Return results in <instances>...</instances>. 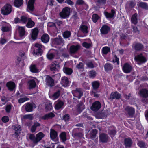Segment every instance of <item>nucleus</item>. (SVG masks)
<instances>
[{
  "label": "nucleus",
  "mask_w": 148,
  "mask_h": 148,
  "mask_svg": "<svg viewBox=\"0 0 148 148\" xmlns=\"http://www.w3.org/2000/svg\"><path fill=\"white\" fill-rule=\"evenodd\" d=\"M42 45L40 43H36L35 44V47L33 53L34 55L39 56L41 54V49L42 48Z\"/></svg>",
  "instance_id": "nucleus-1"
},
{
  "label": "nucleus",
  "mask_w": 148,
  "mask_h": 148,
  "mask_svg": "<svg viewBox=\"0 0 148 148\" xmlns=\"http://www.w3.org/2000/svg\"><path fill=\"white\" fill-rule=\"evenodd\" d=\"M70 13V8L68 7H65L60 12V15L62 18H65L68 17L69 16Z\"/></svg>",
  "instance_id": "nucleus-2"
},
{
  "label": "nucleus",
  "mask_w": 148,
  "mask_h": 148,
  "mask_svg": "<svg viewBox=\"0 0 148 148\" xmlns=\"http://www.w3.org/2000/svg\"><path fill=\"white\" fill-rule=\"evenodd\" d=\"M12 6L9 4L6 5L2 9V12L4 15H8L12 11Z\"/></svg>",
  "instance_id": "nucleus-3"
},
{
  "label": "nucleus",
  "mask_w": 148,
  "mask_h": 148,
  "mask_svg": "<svg viewBox=\"0 0 148 148\" xmlns=\"http://www.w3.org/2000/svg\"><path fill=\"white\" fill-rule=\"evenodd\" d=\"M135 60L137 62L144 63L146 61V58L142 54L138 55L135 56Z\"/></svg>",
  "instance_id": "nucleus-4"
},
{
  "label": "nucleus",
  "mask_w": 148,
  "mask_h": 148,
  "mask_svg": "<svg viewBox=\"0 0 148 148\" xmlns=\"http://www.w3.org/2000/svg\"><path fill=\"white\" fill-rule=\"evenodd\" d=\"M45 82L46 85L50 87L53 86L54 84V80L49 75L46 76Z\"/></svg>",
  "instance_id": "nucleus-5"
},
{
  "label": "nucleus",
  "mask_w": 148,
  "mask_h": 148,
  "mask_svg": "<svg viewBox=\"0 0 148 148\" xmlns=\"http://www.w3.org/2000/svg\"><path fill=\"white\" fill-rule=\"evenodd\" d=\"M101 104L100 102L96 101L94 102L92 104L91 108L94 111H97L101 108Z\"/></svg>",
  "instance_id": "nucleus-6"
},
{
  "label": "nucleus",
  "mask_w": 148,
  "mask_h": 148,
  "mask_svg": "<svg viewBox=\"0 0 148 148\" xmlns=\"http://www.w3.org/2000/svg\"><path fill=\"white\" fill-rule=\"evenodd\" d=\"M54 105L55 108L56 110H59L64 107V103L63 101L58 100L55 102Z\"/></svg>",
  "instance_id": "nucleus-7"
},
{
  "label": "nucleus",
  "mask_w": 148,
  "mask_h": 148,
  "mask_svg": "<svg viewBox=\"0 0 148 148\" xmlns=\"http://www.w3.org/2000/svg\"><path fill=\"white\" fill-rule=\"evenodd\" d=\"M72 93L74 96L78 97V99H79L83 94L81 89H79L73 90Z\"/></svg>",
  "instance_id": "nucleus-8"
},
{
  "label": "nucleus",
  "mask_w": 148,
  "mask_h": 148,
  "mask_svg": "<svg viewBox=\"0 0 148 148\" xmlns=\"http://www.w3.org/2000/svg\"><path fill=\"white\" fill-rule=\"evenodd\" d=\"M125 111L126 113L129 115H132L134 113L135 110L134 108L127 106L125 108Z\"/></svg>",
  "instance_id": "nucleus-9"
},
{
  "label": "nucleus",
  "mask_w": 148,
  "mask_h": 148,
  "mask_svg": "<svg viewBox=\"0 0 148 148\" xmlns=\"http://www.w3.org/2000/svg\"><path fill=\"white\" fill-rule=\"evenodd\" d=\"M60 66L56 62H53L50 65V69L52 71H58Z\"/></svg>",
  "instance_id": "nucleus-10"
},
{
  "label": "nucleus",
  "mask_w": 148,
  "mask_h": 148,
  "mask_svg": "<svg viewBox=\"0 0 148 148\" xmlns=\"http://www.w3.org/2000/svg\"><path fill=\"white\" fill-rule=\"evenodd\" d=\"M80 46L79 45H72L70 48V52L71 53H75L80 49Z\"/></svg>",
  "instance_id": "nucleus-11"
},
{
  "label": "nucleus",
  "mask_w": 148,
  "mask_h": 148,
  "mask_svg": "<svg viewBox=\"0 0 148 148\" xmlns=\"http://www.w3.org/2000/svg\"><path fill=\"white\" fill-rule=\"evenodd\" d=\"M38 33V30L37 28H34L32 29L31 35L32 39L35 40L37 38Z\"/></svg>",
  "instance_id": "nucleus-12"
},
{
  "label": "nucleus",
  "mask_w": 148,
  "mask_h": 148,
  "mask_svg": "<svg viewBox=\"0 0 148 148\" xmlns=\"http://www.w3.org/2000/svg\"><path fill=\"white\" fill-rule=\"evenodd\" d=\"M123 71L126 73L130 72L132 69V66L127 63L125 64L123 67Z\"/></svg>",
  "instance_id": "nucleus-13"
},
{
  "label": "nucleus",
  "mask_w": 148,
  "mask_h": 148,
  "mask_svg": "<svg viewBox=\"0 0 148 148\" xmlns=\"http://www.w3.org/2000/svg\"><path fill=\"white\" fill-rule=\"evenodd\" d=\"M36 107V105L34 104L28 103L26 105L25 110L27 112H30L32 111V109L33 108H35Z\"/></svg>",
  "instance_id": "nucleus-14"
},
{
  "label": "nucleus",
  "mask_w": 148,
  "mask_h": 148,
  "mask_svg": "<svg viewBox=\"0 0 148 148\" xmlns=\"http://www.w3.org/2000/svg\"><path fill=\"white\" fill-rule=\"evenodd\" d=\"M97 133V131L96 130H92L89 132L88 136L89 138L93 139L96 137Z\"/></svg>",
  "instance_id": "nucleus-15"
},
{
  "label": "nucleus",
  "mask_w": 148,
  "mask_h": 148,
  "mask_svg": "<svg viewBox=\"0 0 148 148\" xmlns=\"http://www.w3.org/2000/svg\"><path fill=\"white\" fill-rule=\"evenodd\" d=\"M2 24L3 25L1 29L3 31L7 32L9 30L10 25L9 24L4 22H2Z\"/></svg>",
  "instance_id": "nucleus-16"
},
{
  "label": "nucleus",
  "mask_w": 148,
  "mask_h": 148,
  "mask_svg": "<svg viewBox=\"0 0 148 148\" xmlns=\"http://www.w3.org/2000/svg\"><path fill=\"white\" fill-rule=\"evenodd\" d=\"M45 136V135L42 132H40L36 135V140H35V142L36 144L39 141H40Z\"/></svg>",
  "instance_id": "nucleus-17"
},
{
  "label": "nucleus",
  "mask_w": 148,
  "mask_h": 148,
  "mask_svg": "<svg viewBox=\"0 0 148 148\" xmlns=\"http://www.w3.org/2000/svg\"><path fill=\"white\" fill-rule=\"evenodd\" d=\"M108 139V136L107 135L102 134L99 136L100 141L103 143L106 142Z\"/></svg>",
  "instance_id": "nucleus-18"
},
{
  "label": "nucleus",
  "mask_w": 148,
  "mask_h": 148,
  "mask_svg": "<svg viewBox=\"0 0 148 148\" xmlns=\"http://www.w3.org/2000/svg\"><path fill=\"white\" fill-rule=\"evenodd\" d=\"M121 95L117 92H112L110 95V99H119L120 98Z\"/></svg>",
  "instance_id": "nucleus-19"
},
{
  "label": "nucleus",
  "mask_w": 148,
  "mask_h": 148,
  "mask_svg": "<svg viewBox=\"0 0 148 148\" xmlns=\"http://www.w3.org/2000/svg\"><path fill=\"white\" fill-rule=\"evenodd\" d=\"M115 11L114 10H111V13H108L107 12H104V15L107 18H113L115 14Z\"/></svg>",
  "instance_id": "nucleus-20"
},
{
  "label": "nucleus",
  "mask_w": 148,
  "mask_h": 148,
  "mask_svg": "<svg viewBox=\"0 0 148 148\" xmlns=\"http://www.w3.org/2000/svg\"><path fill=\"white\" fill-rule=\"evenodd\" d=\"M6 86L8 89L11 91L13 90L15 87V84L13 82H9L7 83Z\"/></svg>",
  "instance_id": "nucleus-21"
},
{
  "label": "nucleus",
  "mask_w": 148,
  "mask_h": 148,
  "mask_svg": "<svg viewBox=\"0 0 148 148\" xmlns=\"http://www.w3.org/2000/svg\"><path fill=\"white\" fill-rule=\"evenodd\" d=\"M27 86L29 89H31L34 88L36 87V84L34 80H31L28 82Z\"/></svg>",
  "instance_id": "nucleus-22"
},
{
  "label": "nucleus",
  "mask_w": 148,
  "mask_h": 148,
  "mask_svg": "<svg viewBox=\"0 0 148 148\" xmlns=\"http://www.w3.org/2000/svg\"><path fill=\"white\" fill-rule=\"evenodd\" d=\"M17 29L19 32L20 36H23L25 34V30L24 27H23L18 26Z\"/></svg>",
  "instance_id": "nucleus-23"
},
{
  "label": "nucleus",
  "mask_w": 148,
  "mask_h": 148,
  "mask_svg": "<svg viewBox=\"0 0 148 148\" xmlns=\"http://www.w3.org/2000/svg\"><path fill=\"white\" fill-rule=\"evenodd\" d=\"M61 83L63 86H67L68 85L69 83L68 78L65 77H62Z\"/></svg>",
  "instance_id": "nucleus-24"
},
{
  "label": "nucleus",
  "mask_w": 148,
  "mask_h": 148,
  "mask_svg": "<svg viewBox=\"0 0 148 148\" xmlns=\"http://www.w3.org/2000/svg\"><path fill=\"white\" fill-rule=\"evenodd\" d=\"M49 35L46 34H44L41 38V40L44 43L47 42L49 40Z\"/></svg>",
  "instance_id": "nucleus-25"
},
{
  "label": "nucleus",
  "mask_w": 148,
  "mask_h": 148,
  "mask_svg": "<svg viewBox=\"0 0 148 148\" xmlns=\"http://www.w3.org/2000/svg\"><path fill=\"white\" fill-rule=\"evenodd\" d=\"M35 0H29L27 5V8L30 11H32L34 10V4Z\"/></svg>",
  "instance_id": "nucleus-26"
},
{
  "label": "nucleus",
  "mask_w": 148,
  "mask_h": 148,
  "mask_svg": "<svg viewBox=\"0 0 148 148\" xmlns=\"http://www.w3.org/2000/svg\"><path fill=\"white\" fill-rule=\"evenodd\" d=\"M110 29L106 25H104L100 29L101 33L103 34H107L108 31Z\"/></svg>",
  "instance_id": "nucleus-27"
},
{
  "label": "nucleus",
  "mask_w": 148,
  "mask_h": 148,
  "mask_svg": "<svg viewBox=\"0 0 148 148\" xmlns=\"http://www.w3.org/2000/svg\"><path fill=\"white\" fill-rule=\"evenodd\" d=\"M108 134L112 138H113L116 134L115 128L114 127H110L108 131Z\"/></svg>",
  "instance_id": "nucleus-28"
},
{
  "label": "nucleus",
  "mask_w": 148,
  "mask_h": 148,
  "mask_svg": "<svg viewBox=\"0 0 148 148\" xmlns=\"http://www.w3.org/2000/svg\"><path fill=\"white\" fill-rule=\"evenodd\" d=\"M50 136L52 140H53L57 137V132L53 130H50Z\"/></svg>",
  "instance_id": "nucleus-29"
},
{
  "label": "nucleus",
  "mask_w": 148,
  "mask_h": 148,
  "mask_svg": "<svg viewBox=\"0 0 148 148\" xmlns=\"http://www.w3.org/2000/svg\"><path fill=\"white\" fill-rule=\"evenodd\" d=\"M54 116V114L52 113H50L47 114H45L43 116L42 118L44 120L48 119H49L52 118Z\"/></svg>",
  "instance_id": "nucleus-30"
},
{
  "label": "nucleus",
  "mask_w": 148,
  "mask_h": 148,
  "mask_svg": "<svg viewBox=\"0 0 148 148\" xmlns=\"http://www.w3.org/2000/svg\"><path fill=\"white\" fill-rule=\"evenodd\" d=\"M60 92L58 90L54 93L53 95L49 96V97L52 99L55 100L58 98L60 96Z\"/></svg>",
  "instance_id": "nucleus-31"
},
{
  "label": "nucleus",
  "mask_w": 148,
  "mask_h": 148,
  "mask_svg": "<svg viewBox=\"0 0 148 148\" xmlns=\"http://www.w3.org/2000/svg\"><path fill=\"white\" fill-rule=\"evenodd\" d=\"M125 144L126 146L130 147L132 144V142L130 138H126L124 140Z\"/></svg>",
  "instance_id": "nucleus-32"
},
{
  "label": "nucleus",
  "mask_w": 148,
  "mask_h": 148,
  "mask_svg": "<svg viewBox=\"0 0 148 148\" xmlns=\"http://www.w3.org/2000/svg\"><path fill=\"white\" fill-rule=\"evenodd\" d=\"M23 3V0H15L14 4L15 7H19L22 5Z\"/></svg>",
  "instance_id": "nucleus-33"
},
{
  "label": "nucleus",
  "mask_w": 148,
  "mask_h": 148,
  "mask_svg": "<svg viewBox=\"0 0 148 148\" xmlns=\"http://www.w3.org/2000/svg\"><path fill=\"white\" fill-rule=\"evenodd\" d=\"M14 129L15 130V134L18 136L21 130V126L18 125H16L14 126Z\"/></svg>",
  "instance_id": "nucleus-34"
},
{
  "label": "nucleus",
  "mask_w": 148,
  "mask_h": 148,
  "mask_svg": "<svg viewBox=\"0 0 148 148\" xmlns=\"http://www.w3.org/2000/svg\"><path fill=\"white\" fill-rule=\"evenodd\" d=\"M40 124L38 122H35L34 123V125L32 126L31 129V131L32 132H35L36 128L40 126Z\"/></svg>",
  "instance_id": "nucleus-35"
},
{
  "label": "nucleus",
  "mask_w": 148,
  "mask_h": 148,
  "mask_svg": "<svg viewBox=\"0 0 148 148\" xmlns=\"http://www.w3.org/2000/svg\"><path fill=\"white\" fill-rule=\"evenodd\" d=\"M104 68L105 71L108 72L112 70L113 69V67L111 64L110 63H107L105 65Z\"/></svg>",
  "instance_id": "nucleus-36"
},
{
  "label": "nucleus",
  "mask_w": 148,
  "mask_h": 148,
  "mask_svg": "<svg viewBox=\"0 0 148 148\" xmlns=\"http://www.w3.org/2000/svg\"><path fill=\"white\" fill-rule=\"evenodd\" d=\"M34 23L30 18H29L28 22L26 24V26L28 28H31L34 26Z\"/></svg>",
  "instance_id": "nucleus-37"
},
{
  "label": "nucleus",
  "mask_w": 148,
  "mask_h": 148,
  "mask_svg": "<svg viewBox=\"0 0 148 148\" xmlns=\"http://www.w3.org/2000/svg\"><path fill=\"white\" fill-rule=\"evenodd\" d=\"M140 95L144 97H148V91L147 90L143 89L140 92Z\"/></svg>",
  "instance_id": "nucleus-38"
},
{
  "label": "nucleus",
  "mask_w": 148,
  "mask_h": 148,
  "mask_svg": "<svg viewBox=\"0 0 148 148\" xmlns=\"http://www.w3.org/2000/svg\"><path fill=\"white\" fill-rule=\"evenodd\" d=\"M88 27L85 25H81L80 27V30L84 33H86L88 32Z\"/></svg>",
  "instance_id": "nucleus-39"
},
{
  "label": "nucleus",
  "mask_w": 148,
  "mask_h": 148,
  "mask_svg": "<svg viewBox=\"0 0 148 148\" xmlns=\"http://www.w3.org/2000/svg\"><path fill=\"white\" fill-rule=\"evenodd\" d=\"M138 14L136 13L135 14L133 15L131 18V22L134 24H136L137 22V17Z\"/></svg>",
  "instance_id": "nucleus-40"
},
{
  "label": "nucleus",
  "mask_w": 148,
  "mask_h": 148,
  "mask_svg": "<svg viewBox=\"0 0 148 148\" xmlns=\"http://www.w3.org/2000/svg\"><path fill=\"white\" fill-rule=\"evenodd\" d=\"M30 70L33 73H36L38 72V69L36 66L34 64L31 65L30 66Z\"/></svg>",
  "instance_id": "nucleus-41"
},
{
  "label": "nucleus",
  "mask_w": 148,
  "mask_h": 148,
  "mask_svg": "<svg viewBox=\"0 0 148 148\" xmlns=\"http://www.w3.org/2000/svg\"><path fill=\"white\" fill-rule=\"evenodd\" d=\"M92 86L94 90L97 89L99 86V83L98 81L93 82L92 83Z\"/></svg>",
  "instance_id": "nucleus-42"
},
{
  "label": "nucleus",
  "mask_w": 148,
  "mask_h": 148,
  "mask_svg": "<svg viewBox=\"0 0 148 148\" xmlns=\"http://www.w3.org/2000/svg\"><path fill=\"white\" fill-rule=\"evenodd\" d=\"M63 70L65 73L68 75H70L72 72V69L69 68L65 67L63 69Z\"/></svg>",
  "instance_id": "nucleus-43"
},
{
  "label": "nucleus",
  "mask_w": 148,
  "mask_h": 148,
  "mask_svg": "<svg viewBox=\"0 0 148 148\" xmlns=\"http://www.w3.org/2000/svg\"><path fill=\"white\" fill-rule=\"evenodd\" d=\"M110 51V48L107 47H105L103 48L102 51L103 54H106Z\"/></svg>",
  "instance_id": "nucleus-44"
},
{
  "label": "nucleus",
  "mask_w": 148,
  "mask_h": 148,
  "mask_svg": "<svg viewBox=\"0 0 148 148\" xmlns=\"http://www.w3.org/2000/svg\"><path fill=\"white\" fill-rule=\"evenodd\" d=\"M84 108V106L83 104L81 103L77 106V111L78 114Z\"/></svg>",
  "instance_id": "nucleus-45"
},
{
  "label": "nucleus",
  "mask_w": 148,
  "mask_h": 148,
  "mask_svg": "<svg viewBox=\"0 0 148 148\" xmlns=\"http://www.w3.org/2000/svg\"><path fill=\"white\" fill-rule=\"evenodd\" d=\"M143 45L140 43H137L135 46V49L136 50H138L142 49L143 48Z\"/></svg>",
  "instance_id": "nucleus-46"
},
{
  "label": "nucleus",
  "mask_w": 148,
  "mask_h": 148,
  "mask_svg": "<svg viewBox=\"0 0 148 148\" xmlns=\"http://www.w3.org/2000/svg\"><path fill=\"white\" fill-rule=\"evenodd\" d=\"M99 18V16L96 14H93L92 17V21L95 23L97 22Z\"/></svg>",
  "instance_id": "nucleus-47"
},
{
  "label": "nucleus",
  "mask_w": 148,
  "mask_h": 148,
  "mask_svg": "<svg viewBox=\"0 0 148 148\" xmlns=\"http://www.w3.org/2000/svg\"><path fill=\"white\" fill-rule=\"evenodd\" d=\"M60 136V138L63 141H64L66 140V134L65 132L61 133Z\"/></svg>",
  "instance_id": "nucleus-48"
},
{
  "label": "nucleus",
  "mask_w": 148,
  "mask_h": 148,
  "mask_svg": "<svg viewBox=\"0 0 148 148\" xmlns=\"http://www.w3.org/2000/svg\"><path fill=\"white\" fill-rule=\"evenodd\" d=\"M96 75V72L93 71H90L89 73V76L90 78H93L95 77Z\"/></svg>",
  "instance_id": "nucleus-49"
},
{
  "label": "nucleus",
  "mask_w": 148,
  "mask_h": 148,
  "mask_svg": "<svg viewBox=\"0 0 148 148\" xmlns=\"http://www.w3.org/2000/svg\"><path fill=\"white\" fill-rule=\"evenodd\" d=\"M139 6L145 9H148V5L144 2H140L139 4Z\"/></svg>",
  "instance_id": "nucleus-50"
},
{
  "label": "nucleus",
  "mask_w": 148,
  "mask_h": 148,
  "mask_svg": "<svg viewBox=\"0 0 148 148\" xmlns=\"http://www.w3.org/2000/svg\"><path fill=\"white\" fill-rule=\"evenodd\" d=\"M71 35V33L70 31H66L64 32L63 34V36L64 38H67L69 37Z\"/></svg>",
  "instance_id": "nucleus-51"
},
{
  "label": "nucleus",
  "mask_w": 148,
  "mask_h": 148,
  "mask_svg": "<svg viewBox=\"0 0 148 148\" xmlns=\"http://www.w3.org/2000/svg\"><path fill=\"white\" fill-rule=\"evenodd\" d=\"M52 103L49 102L48 105L47 104L46 105L45 110L46 111L50 110L52 109Z\"/></svg>",
  "instance_id": "nucleus-52"
},
{
  "label": "nucleus",
  "mask_w": 148,
  "mask_h": 148,
  "mask_svg": "<svg viewBox=\"0 0 148 148\" xmlns=\"http://www.w3.org/2000/svg\"><path fill=\"white\" fill-rule=\"evenodd\" d=\"M29 99L27 97L21 98L19 99L18 103H21L29 100Z\"/></svg>",
  "instance_id": "nucleus-53"
},
{
  "label": "nucleus",
  "mask_w": 148,
  "mask_h": 148,
  "mask_svg": "<svg viewBox=\"0 0 148 148\" xmlns=\"http://www.w3.org/2000/svg\"><path fill=\"white\" fill-rule=\"evenodd\" d=\"M29 138L31 140L33 141V143L35 144H36L35 142V140H36V137L35 138V136L33 134H30L29 135Z\"/></svg>",
  "instance_id": "nucleus-54"
},
{
  "label": "nucleus",
  "mask_w": 148,
  "mask_h": 148,
  "mask_svg": "<svg viewBox=\"0 0 148 148\" xmlns=\"http://www.w3.org/2000/svg\"><path fill=\"white\" fill-rule=\"evenodd\" d=\"M27 21V18L24 16H22L21 17L20 20V22L25 23Z\"/></svg>",
  "instance_id": "nucleus-55"
},
{
  "label": "nucleus",
  "mask_w": 148,
  "mask_h": 148,
  "mask_svg": "<svg viewBox=\"0 0 148 148\" xmlns=\"http://www.w3.org/2000/svg\"><path fill=\"white\" fill-rule=\"evenodd\" d=\"M12 106L11 105H8L5 107L6 111L7 113H9L10 111Z\"/></svg>",
  "instance_id": "nucleus-56"
},
{
  "label": "nucleus",
  "mask_w": 148,
  "mask_h": 148,
  "mask_svg": "<svg viewBox=\"0 0 148 148\" xmlns=\"http://www.w3.org/2000/svg\"><path fill=\"white\" fill-rule=\"evenodd\" d=\"M54 57V55L53 53H48L47 55V58L51 60L53 59Z\"/></svg>",
  "instance_id": "nucleus-57"
},
{
  "label": "nucleus",
  "mask_w": 148,
  "mask_h": 148,
  "mask_svg": "<svg viewBox=\"0 0 148 148\" xmlns=\"http://www.w3.org/2000/svg\"><path fill=\"white\" fill-rule=\"evenodd\" d=\"M82 45L84 47L86 48H89L91 46L90 43L85 42L83 43Z\"/></svg>",
  "instance_id": "nucleus-58"
},
{
  "label": "nucleus",
  "mask_w": 148,
  "mask_h": 148,
  "mask_svg": "<svg viewBox=\"0 0 148 148\" xmlns=\"http://www.w3.org/2000/svg\"><path fill=\"white\" fill-rule=\"evenodd\" d=\"M138 145L141 148H144L145 146V143L141 141H138Z\"/></svg>",
  "instance_id": "nucleus-59"
},
{
  "label": "nucleus",
  "mask_w": 148,
  "mask_h": 148,
  "mask_svg": "<svg viewBox=\"0 0 148 148\" xmlns=\"http://www.w3.org/2000/svg\"><path fill=\"white\" fill-rule=\"evenodd\" d=\"M24 118L25 119H28L32 120L33 119V116L31 114L26 115L24 116Z\"/></svg>",
  "instance_id": "nucleus-60"
},
{
  "label": "nucleus",
  "mask_w": 148,
  "mask_h": 148,
  "mask_svg": "<svg viewBox=\"0 0 148 148\" xmlns=\"http://www.w3.org/2000/svg\"><path fill=\"white\" fill-rule=\"evenodd\" d=\"M2 120L4 122H7L9 121V118L8 116H5L2 118Z\"/></svg>",
  "instance_id": "nucleus-61"
},
{
  "label": "nucleus",
  "mask_w": 148,
  "mask_h": 148,
  "mask_svg": "<svg viewBox=\"0 0 148 148\" xmlns=\"http://www.w3.org/2000/svg\"><path fill=\"white\" fill-rule=\"evenodd\" d=\"M70 118L68 114H66L63 116V119L66 121H68Z\"/></svg>",
  "instance_id": "nucleus-62"
},
{
  "label": "nucleus",
  "mask_w": 148,
  "mask_h": 148,
  "mask_svg": "<svg viewBox=\"0 0 148 148\" xmlns=\"http://www.w3.org/2000/svg\"><path fill=\"white\" fill-rule=\"evenodd\" d=\"M113 61L114 63L116 62L118 64L119 63V59L116 55L114 56V58Z\"/></svg>",
  "instance_id": "nucleus-63"
},
{
  "label": "nucleus",
  "mask_w": 148,
  "mask_h": 148,
  "mask_svg": "<svg viewBox=\"0 0 148 148\" xmlns=\"http://www.w3.org/2000/svg\"><path fill=\"white\" fill-rule=\"evenodd\" d=\"M65 2L66 3L70 5H73L74 4V3L71 0H66Z\"/></svg>",
  "instance_id": "nucleus-64"
}]
</instances>
